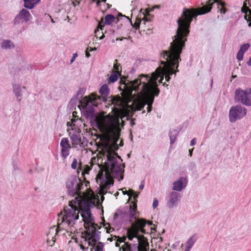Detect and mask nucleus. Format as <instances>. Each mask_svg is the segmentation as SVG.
<instances>
[{
    "mask_svg": "<svg viewBox=\"0 0 251 251\" xmlns=\"http://www.w3.org/2000/svg\"><path fill=\"white\" fill-rule=\"evenodd\" d=\"M193 11H188L184 9L181 17L177 20L178 28L176 35L173 37V41L170 43L168 50H163L160 53V57L166 61L165 66H170L173 74L179 72V63L181 61L180 54L185 46L187 37L189 34L190 24L193 21Z\"/></svg>",
    "mask_w": 251,
    "mask_h": 251,
    "instance_id": "1",
    "label": "nucleus"
},
{
    "mask_svg": "<svg viewBox=\"0 0 251 251\" xmlns=\"http://www.w3.org/2000/svg\"><path fill=\"white\" fill-rule=\"evenodd\" d=\"M148 79L143 75H139L134 80L121 79V84L124 85L122 97L127 104L133 101L135 110H142L146 105L147 95L151 94V86L148 85Z\"/></svg>",
    "mask_w": 251,
    "mask_h": 251,
    "instance_id": "2",
    "label": "nucleus"
},
{
    "mask_svg": "<svg viewBox=\"0 0 251 251\" xmlns=\"http://www.w3.org/2000/svg\"><path fill=\"white\" fill-rule=\"evenodd\" d=\"M106 161L104 164L99 165L100 170L97 178L100 180V183L105 185L104 188L107 190L111 185H113L112 175L121 181L124 178V171L121 165L118 163L116 157H106Z\"/></svg>",
    "mask_w": 251,
    "mask_h": 251,
    "instance_id": "3",
    "label": "nucleus"
},
{
    "mask_svg": "<svg viewBox=\"0 0 251 251\" xmlns=\"http://www.w3.org/2000/svg\"><path fill=\"white\" fill-rule=\"evenodd\" d=\"M79 204V200L77 197L69 201L70 208L64 209L65 214L61 217L62 223L66 222L68 226H73L75 222L78 219L80 212L84 222L86 220H93L90 209L91 205L89 203H85L83 207H80Z\"/></svg>",
    "mask_w": 251,
    "mask_h": 251,
    "instance_id": "4",
    "label": "nucleus"
},
{
    "mask_svg": "<svg viewBox=\"0 0 251 251\" xmlns=\"http://www.w3.org/2000/svg\"><path fill=\"white\" fill-rule=\"evenodd\" d=\"M102 128L104 129L107 134H111L114 130H116V133L113 134V141L112 143L106 144L103 147L104 155H105L106 157H116L115 156H116L120 158L121 157L116 152L119 149L117 142L120 138V132L121 131L120 128L116 126L110 118L107 123L106 124L103 123V126L99 129H101Z\"/></svg>",
    "mask_w": 251,
    "mask_h": 251,
    "instance_id": "5",
    "label": "nucleus"
},
{
    "mask_svg": "<svg viewBox=\"0 0 251 251\" xmlns=\"http://www.w3.org/2000/svg\"><path fill=\"white\" fill-rule=\"evenodd\" d=\"M99 99H100L99 96L92 94L90 99L85 97L83 100H79L80 104L78 105V107L87 119H93L96 126L100 128L103 126V123L101 119L96 116L94 109L95 105L94 103V101Z\"/></svg>",
    "mask_w": 251,
    "mask_h": 251,
    "instance_id": "6",
    "label": "nucleus"
},
{
    "mask_svg": "<svg viewBox=\"0 0 251 251\" xmlns=\"http://www.w3.org/2000/svg\"><path fill=\"white\" fill-rule=\"evenodd\" d=\"M84 227L86 230L82 233L81 238L87 242L89 246L92 247L90 250L103 251L104 244L101 242H98L100 240V232L97 230L94 226H89L88 223Z\"/></svg>",
    "mask_w": 251,
    "mask_h": 251,
    "instance_id": "7",
    "label": "nucleus"
},
{
    "mask_svg": "<svg viewBox=\"0 0 251 251\" xmlns=\"http://www.w3.org/2000/svg\"><path fill=\"white\" fill-rule=\"evenodd\" d=\"M161 65H163V67L159 66L155 70L154 72L151 74V76L149 75L140 74V75H143L148 79V85L152 86H155L158 88L157 82L158 78L160 76V75H163V76H165L166 80L169 81L171 79V75L173 74L172 70L170 66H165V61H160Z\"/></svg>",
    "mask_w": 251,
    "mask_h": 251,
    "instance_id": "8",
    "label": "nucleus"
},
{
    "mask_svg": "<svg viewBox=\"0 0 251 251\" xmlns=\"http://www.w3.org/2000/svg\"><path fill=\"white\" fill-rule=\"evenodd\" d=\"M215 3H216L218 11L224 14L226 13L227 11L226 8V2L222 1V0H208V1L205 5H203L202 7L197 9V13L196 10L193 8L190 9L186 8V9L188 11H193L194 12V15L193 16V18L197 17L198 15H202L210 12L212 8V6ZM184 9H185V8H183V11H184ZM183 12H182V13Z\"/></svg>",
    "mask_w": 251,
    "mask_h": 251,
    "instance_id": "9",
    "label": "nucleus"
},
{
    "mask_svg": "<svg viewBox=\"0 0 251 251\" xmlns=\"http://www.w3.org/2000/svg\"><path fill=\"white\" fill-rule=\"evenodd\" d=\"M66 187L69 195L74 197L76 195L78 199L81 197V190L83 188V183L80 178L75 176H71L66 182Z\"/></svg>",
    "mask_w": 251,
    "mask_h": 251,
    "instance_id": "10",
    "label": "nucleus"
},
{
    "mask_svg": "<svg viewBox=\"0 0 251 251\" xmlns=\"http://www.w3.org/2000/svg\"><path fill=\"white\" fill-rule=\"evenodd\" d=\"M234 100L235 102H241L244 105L251 106V88L245 90L239 88L236 89Z\"/></svg>",
    "mask_w": 251,
    "mask_h": 251,
    "instance_id": "11",
    "label": "nucleus"
},
{
    "mask_svg": "<svg viewBox=\"0 0 251 251\" xmlns=\"http://www.w3.org/2000/svg\"><path fill=\"white\" fill-rule=\"evenodd\" d=\"M137 211V205L133 207L129 206L128 210V217L130 219L129 222L131 223V226L129 228L134 227L138 229L145 227L147 224V220L144 218H137L135 215Z\"/></svg>",
    "mask_w": 251,
    "mask_h": 251,
    "instance_id": "12",
    "label": "nucleus"
},
{
    "mask_svg": "<svg viewBox=\"0 0 251 251\" xmlns=\"http://www.w3.org/2000/svg\"><path fill=\"white\" fill-rule=\"evenodd\" d=\"M247 114V109L240 104L232 106L229 111V120L231 123H235L241 119Z\"/></svg>",
    "mask_w": 251,
    "mask_h": 251,
    "instance_id": "13",
    "label": "nucleus"
},
{
    "mask_svg": "<svg viewBox=\"0 0 251 251\" xmlns=\"http://www.w3.org/2000/svg\"><path fill=\"white\" fill-rule=\"evenodd\" d=\"M181 195L177 192L172 191L168 196L166 206L169 208H173L177 206L178 203L180 201Z\"/></svg>",
    "mask_w": 251,
    "mask_h": 251,
    "instance_id": "14",
    "label": "nucleus"
},
{
    "mask_svg": "<svg viewBox=\"0 0 251 251\" xmlns=\"http://www.w3.org/2000/svg\"><path fill=\"white\" fill-rule=\"evenodd\" d=\"M151 94L147 95V100H146V105H148L147 112L150 113L152 110V105L154 102V97L158 96L160 90L158 88L155 86L151 87Z\"/></svg>",
    "mask_w": 251,
    "mask_h": 251,
    "instance_id": "15",
    "label": "nucleus"
},
{
    "mask_svg": "<svg viewBox=\"0 0 251 251\" xmlns=\"http://www.w3.org/2000/svg\"><path fill=\"white\" fill-rule=\"evenodd\" d=\"M188 179L186 177H180L173 183L172 189L175 191L180 192L187 186Z\"/></svg>",
    "mask_w": 251,
    "mask_h": 251,
    "instance_id": "16",
    "label": "nucleus"
},
{
    "mask_svg": "<svg viewBox=\"0 0 251 251\" xmlns=\"http://www.w3.org/2000/svg\"><path fill=\"white\" fill-rule=\"evenodd\" d=\"M30 14L28 10L23 9L15 18L14 20V25H18L22 20L25 22H28L30 19Z\"/></svg>",
    "mask_w": 251,
    "mask_h": 251,
    "instance_id": "17",
    "label": "nucleus"
},
{
    "mask_svg": "<svg viewBox=\"0 0 251 251\" xmlns=\"http://www.w3.org/2000/svg\"><path fill=\"white\" fill-rule=\"evenodd\" d=\"M139 232H141L143 234H147L148 232H146V230L144 229V227L140 228L138 229L135 228L134 227L133 228H127V237L129 240L132 241L134 237H138V236H140V235H139Z\"/></svg>",
    "mask_w": 251,
    "mask_h": 251,
    "instance_id": "18",
    "label": "nucleus"
},
{
    "mask_svg": "<svg viewBox=\"0 0 251 251\" xmlns=\"http://www.w3.org/2000/svg\"><path fill=\"white\" fill-rule=\"evenodd\" d=\"M139 244V251H148L149 250V243L147 239L144 235H140L136 237Z\"/></svg>",
    "mask_w": 251,
    "mask_h": 251,
    "instance_id": "19",
    "label": "nucleus"
},
{
    "mask_svg": "<svg viewBox=\"0 0 251 251\" xmlns=\"http://www.w3.org/2000/svg\"><path fill=\"white\" fill-rule=\"evenodd\" d=\"M13 91L14 93L16 98L17 100L20 102L21 101L22 94V88L19 84H13Z\"/></svg>",
    "mask_w": 251,
    "mask_h": 251,
    "instance_id": "20",
    "label": "nucleus"
},
{
    "mask_svg": "<svg viewBox=\"0 0 251 251\" xmlns=\"http://www.w3.org/2000/svg\"><path fill=\"white\" fill-rule=\"evenodd\" d=\"M122 249L123 251H139V244L137 243L131 245L129 243H126L122 247Z\"/></svg>",
    "mask_w": 251,
    "mask_h": 251,
    "instance_id": "21",
    "label": "nucleus"
},
{
    "mask_svg": "<svg viewBox=\"0 0 251 251\" xmlns=\"http://www.w3.org/2000/svg\"><path fill=\"white\" fill-rule=\"evenodd\" d=\"M1 48L5 50L13 49L15 47L14 43L9 40H4L1 43Z\"/></svg>",
    "mask_w": 251,
    "mask_h": 251,
    "instance_id": "22",
    "label": "nucleus"
},
{
    "mask_svg": "<svg viewBox=\"0 0 251 251\" xmlns=\"http://www.w3.org/2000/svg\"><path fill=\"white\" fill-rule=\"evenodd\" d=\"M126 17L127 19V21L131 24V25H132V26L134 28H135L136 29H139L141 21H142V20L141 19L136 18V22L134 24V25H133L131 20H130L128 17H126L125 15H123L122 13H119L118 14V18L116 19L117 20L118 18L119 19V17Z\"/></svg>",
    "mask_w": 251,
    "mask_h": 251,
    "instance_id": "23",
    "label": "nucleus"
},
{
    "mask_svg": "<svg viewBox=\"0 0 251 251\" xmlns=\"http://www.w3.org/2000/svg\"><path fill=\"white\" fill-rule=\"evenodd\" d=\"M151 11L149 10V9H146L145 12H143L142 14L144 15V17L142 18V20L144 21V24H145V22H150L152 21L153 18V15L150 14Z\"/></svg>",
    "mask_w": 251,
    "mask_h": 251,
    "instance_id": "24",
    "label": "nucleus"
},
{
    "mask_svg": "<svg viewBox=\"0 0 251 251\" xmlns=\"http://www.w3.org/2000/svg\"><path fill=\"white\" fill-rule=\"evenodd\" d=\"M24 1V6L28 9H32L40 0H23Z\"/></svg>",
    "mask_w": 251,
    "mask_h": 251,
    "instance_id": "25",
    "label": "nucleus"
},
{
    "mask_svg": "<svg viewBox=\"0 0 251 251\" xmlns=\"http://www.w3.org/2000/svg\"><path fill=\"white\" fill-rule=\"evenodd\" d=\"M99 92L103 97V99H105V98L109 94V90L107 85L106 84L103 85L100 89Z\"/></svg>",
    "mask_w": 251,
    "mask_h": 251,
    "instance_id": "26",
    "label": "nucleus"
},
{
    "mask_svg": "<svg viewBox=\"0 0 251 251\" xmlns=\"http://www.w3.org/2000/svg\"><path fill=\"white\" fill-rule=\"evenodd\" d=\"M104 24L110 25L116 20V17L112 14H107L105 16Z\"/></svg>",
    "mask_w": 251,
    "mask_h": 251,
    "instance_id": "27",
    "label": "nucleus"
},
{
    "mask_svg": "<svg viewBox=\"0 0 251 251\" xmlns=\"http://www.w3.org/2000/svg\"><path fill=\"white\" fill-rule=\"evenodd\" d=\"M247 4H249L251 6V0H246L244 2L243 6L242 7L241 11L242 12L244 13L245 14H247L248 12L249 14H250V11H251V9L249 8V7L247 6Z\"/></svg>",
    "mask_w": 251,
    "mask_h": 251,
    "instance_id": "28",
    "label": "nucleus"
},
{
    "mask_svg": "<svg viewBox=\"0 0 251 251\" xmlns=\"http://www.w3.org/2000/svg\"><path fill=\"white\" fill-rule=\"evenodd\" d=\"M178 132L176 129H173V130H170L169 133V136L170 139V144H173L176 138V136L177 135Z\"/></svg>",
    "mask_w": 251,
    "mask_h": 251,
    "instance_id": "29",
    "label": "nucleus"
},
{
    "mask_svg": "<svg viewBox=\"0 0 251 251\" xmlns=\"http://www.w3.org/2000/svg\"><path fill=\"white\" fill-rule=\"evenodd\" d=\"M78 99L76 98V96H74L70 100L69 104L68 107L70 109H75V107L76 105L77 101H78Z\"/></svg>",
    "mask_w": 251,
    "mask_h": 251,
    "instance_id": "30",
    "label": "nucleus"
},
{
    "mask_svg": "<svg viewBox=\"0 0 251 251\" xmlns=\"http://www.w3.org/2000/svg\"><path fill=\"white\" fill-rule=\"evenodd\" d=\"M60 146L62 149H70L71 146L69 144L68 139L66 138H63L60 142Z\"/></svg>",
    "mask_w": 251,
    "mask_h": 251,
    "instance_id": "31",
    "label": "nucleus"
},
{
    "mask_svg": "<svg viewBox=\"0 0 251 251\" xmlns=\"http://www.w3.org/2000/svg\"><path fill=\"white\" fill-rule=\"evenodd\" d=\"M196 239L195 235L192 236L187 241L186 247L191 249L196 242Z\"/></svg>",
    "mask_w": 251,
    "mask_h": 251,
    "instance_id": "32",
    "label": "nucleus"
},
{
    "mask_svg": "<svg viewBox=\"0 0 251 251\" xmlns=\"http://www.w3.org/2000/svg\"><path fill=\"white\" fill-rule=\"evenodd\" d=\"M121 75L117 74V72H112V74L108 77V81L111 83L116 82L118 79V76Z\"/></svg>",
    "mask_w": 251,
    "mask_h": 251,
    "instance_id": "33",
    "label": "nucleus"
},
{
    "mask_svg": "<svg viewBox=\"0 0 251 251\" xmlns=\"http://www.w3.org/2000/svg\"><path fill=\"white\" fill-rule=\"evenodd\" d=\"M71 139L72 141L73 144L75 145L80 144L81 142V139L78 137L76 134H73V135L71 136Z\"/></svg>",
    "mask_w": 251,
    "mask_h": 251,
    "instance_id": "34",
    "label": "nucleus"
},
{
    "mask_svg": "<svg viewBox=\"0 0 251 251\" xmlns=\"http://www.w3.org/2000/svg\"><path fill=\"white\" fill-rule=\"evenodd\" d=\"M114 70L113 72H117V74L121 75L122 67L120 64L118 63L117 60H115L114 64Z\"/></svg>",
    "mask_w": 251,
    "mask_h": 251,
    "instance_id": "35",
    "label": "nucleus"
},
{
    "mask_svg": "<svg viewBox=\"0 0 251 251\" xmlns=\"http://www.w3.org/2000/svg\"><path fill=\"white\" fill-rule=\"evenodd\" d=\"M126 215L125 212H123L122 210L118 209L117 211L114 214V219L116 220L118 218L119 216L121 217V219H123Z\"/></svg>",
    "mask_w": 251,
    "mask_h": 251,
    "instance_id": "36",
    "label": "nucleus"
},
{
    "mask_svg": "<svg viewBox=\"0 0 251 251\" xmlns=\"http://www.w3.org/2000/svg\"><path fill=\"white\" fill-rule=\"evenodd\" d=\"M58 228H55V226H53V227L50 228L48 236L49 238H50V235L53 234L54 233H55V234L56 235L58 233ZM49 238L48 239V242L49 241Z\"/></svg>",
    "mask_w": 251,
    "mask_h": 251,
    "instance_id": "37",
    "label": "nucleus"
},
{
    "mask_svg": "<svg viewBox=\"0 0 251 251\" xmlns=\"http://www.w3.org/2000/svg\"><path fill=\"white\" fill-rule=\"evenodd\" d=\"M129 192H130V196L132 195L133 197L134 200L135 201V202H136L137 201L136 199L138 198L139 193L135 192L132 189L130 190ZM135 205H136V203L134 204L133 206H132L133 207L134 206H135Z\"/></svg>",
    "mask_w": 251,
    "mask_h": 251,
    "instance_id": "38",
    "label": "nucleus"
},
{
    "mask_svg": "<svg viewBox=\"0 0 251 251\" xmlns=\"http://www.w3.org/2000/svg\"><path fill=\"white\" fill-rule=\"evenodd\" d=\"M244 54V51H242V49H240L238 51V52L237 53V56H236L237 59H238L239 61L242 60L243 59Z\"/></svg>",
    "mask_w": 251,
    "mask_h": 251,
    "instance_id": "39",
    "label": "nucleus"
},
{
    "mask_svg": "<svg viewBox=\"0 0 251 251\" xmlns=\"http://www.w3.org/2000/svg\"><path fill=\"white\" fill-rule=\"evenodd\" d=\"M69 149H62L61 154L65 158L69 155Z\"/></svg>",
    "mask_w": 251,
    "mask_h": 251,
    "instance_id": "40",
    "label": "nucleus"
},
{
    "mask_svg": "<svg viewBox=\"0 0 251 251\" xmlns=\"http://www.w3.org/2000/svg\"><path fill=\"white\" fill-rule=\"evenodd\" d=\"M114 237H115V240H116L118 242L120 243L124 242L125 244L126 243L125 241L127 237L124 236L123 237H121L117 236H115Z\"/></svg>",
    "mask_w": 251,
    "mask_h": 251,
    "instance_id": "41",
    "label": "nucleus"
},
{
    "mask_svg": "<svg viewBox=\"0 0 251 251\" xmlns=\"http://www.w3.org/2000/svg\"><path fill=\"white\" fill-rule=\"evenodd\" d=\"M250 47V45L249 43H246L242 45L240 47V49H242V51H243L244 53H245L248 50Z\"/></svg>",
    "mask_w": 251,
    "mask_h": 251,
    "instance_id": "42",
    "label": "nucleus"
},
{
    "mask_svg": "<svg viewBox=\"0 0 251 251\" xmlns=\"http://www.w3.org/2000/svg\"><path fill=\"white\" fill-rule=\"evenodd\" d=\"M77 164V161L76 158H74L73 162L71 164V167L73 169H75L76 168Z\"/></svg>",
    "mask_w": 251,
    "mask_h": 251,
    "instance_id": "43",
    "label": "nucleus"
},
{
    "mask_svg": "<svg viewBox=\"0 0 251 251\" xmlns=\"http://www.w3.org/2000/svg\"><path fill=\"white\" fill-rule=\"evenodd\" d=\"M245 19L247 21V22L250 21V22L248 24V26H251V16L250 15V14L248 15L247 14H245Z\"/></svg>",
    "mask_w": 251,
    "mask_h": 251,
    "instance_id": "44",
    "label": "nucleus"
},
{
    "mask_svg": "<svg viewBox=\"0 0 251 251\" xmlns=\"http://www.w3.org/2000/svg\"><path fill=\"white\" fill-rule=\"evenodd\" d=\"M158 204V201L156 198H154L153 199V201L152 203V207L153 209L156 208Z\"/></svg>",
    "mask_w": 251,
    "mask_h": 251,
    "instance_id": "45",
    "label": "nucleus"
},
{
    "mask_svg": "<svg viewBox=\"0 0 251 251\" xmlns=\"http://www.w3.org/2000/svg\"><path fill=\"white\" fill-rule=\"evenodd\" d=\"M81 0H74L72 1V4L75 7L76 5H78L80 3Z\"/></svg>",
    "mask_w": 251,
    "mask_h": 251,
    "instance_id": "46",
    "label": "nucleus"
},
{
    "mask_svg": "<svg viewBox=\"0 0 251 251\" xmlns=\"http://www.w3.org/2000/svg\"><path fill=\"white\" fill-rule=\"evenodd\" d=\"M120 20L118 18L117 21H116V28L117 29H120L121 28V26L123 25L122 24L119 23Z\"/></svg>",
    "mask_w": 251,
    "mask_h": 251,
    "instance_id": "47",
    "label": "nucleus"
},
{
    "mask_svg": "<svg viewBox=\"0 0 251 251\" xmlns=\"http://www.w3.org/2000/svg\"><path fill=\"white\" fill-rule=\"evenodd\" d=\"M13 167L14 170H17L19 169L18 163L16 161H13Z\"/></svg>",
    "mask_w": 251,
    "mask_h": 251,
    "instance_id": "48",
    "label": "nucleus"
},
{
    "mask_svg": "<svg viewBox=\"0 0 251 251\" xmlns=\"http://www.w3.org/2000/svg\"><path fill=\"white\" fill-rule=\"evenodd\" d=\"M77 56V54L76 53H74V54H73V57H72V58H71V61H70L71 63H72L74 62V61L75 60V58H76Z\"/></svg>",
    "mask_w": 251,
    "mask_h": 251,
    "instance_id": "49",
    "label": "nucleus"
},
{
    "mask_svg": "<svg viewBox=\"0 0 251 251\" xmlns=\"http://www.w3.org/2000/svg\"><path fill=\"white\" fill-rule=\"evenodd\" d=\"M104 27V25H102L100 23H99L98 25V29H100V30H103Z\"/></svg>",
    "mask_w": 251,
    "mask_h": 251,
    "instance_id": "50",
    "label": "nucleus"
},
{
    "mask_svg": "<svg viewBox=\"0 0 251 251\" xmlns=\"http://www.w3.org/2000/svg\"><path fill=\"white\" fill-rule=\"evenodd\" d=\"M196 144V139L195 138H193L191 141L190 143L191 146H194Z\"/></svg>",
    "mask_w": 251,
    "mask_h": 251,
    "instance_id": "51",
    "label": "nucleus"
},
{
    "mask_svg": "<svg viewBox=\"0 0 251 251\" xmlns=\"http://www.w3.org/2000/svg\"><path fill=\"white\" fill-rule=\"evenodd\" d=\"M125 189V188H123L122 190V191H123V193L124 195H128L129 196H130V192L129 191V192H128L126 190H125L124 191L123 189Z\"/></svg>",
    "mask_w": 251,
    "mask_h": 251,
    "instance_id": "52",
    "label": "nucleus"
},
{
    "mask_svg": "<svg viewBox=\"0 0 251 251\" xmlns=\"http://www.w3.org/2000/svg\"><path fill=\"white\" fill-rule=\"evenodd\" d=\"M144 181H142L141 182V184L139 186V189L142 190L144 188Z\"/></svg>",
    "mask_w": 251,
    "mask_h": 251,
    "instance_id": "53",
    "label": "nucleus"
},
{
    "mask_svg": "<svg viewBox=\"0 0 251 251\" xmlns=\"http://www.w3.org/2000/svg\"><path fill=\"white\" fill-rule=\"evenodd\" d=\"M95 33L96 34L97 37H98V35H100V31L99 29H97L95 31Z\"/></svg>",
    "mask_w": 251,
    "mask_h": 251,
    "instance_id": "54",
    "label": "nucleus"
},
{
    "mask_svg": "<svg viewBox=\"0 0 251 251\" xmlns=\"http://www.w3.org/2000/svg\"><path fill=\"white\" fill-rule=\"evenodd\" d=\"M79 246H80V249L81 250H87L88 249V247L86 248V247H85L84 246H83L81 244Z\"/></svg>",
    "mask_w": 251,
    "mask_h": 251,
    "instance_id": "55",
    "label": "nucleus"
},
{
    "mask_svg": "<svg viewBox=\"0 0 251 251\" xmlns=\"http://www.w3.org/2000/svg\"><path fill=\"white\" fill-rule=\"evenodd\" d=\"M160 76H161V78L158 80V81H157V83H162V81H163V79H164V76H163V75H160Z\"/></svg>",
    "mask_w": 251,
    "mask_h": 251,
    "instance_id": "56",
    "label": "nucleus"
},
{
    "mask_svg": "<svg viewBox=\"0 0 251 251\" xmlns=\"http://www.w3.org/2000/svg\"><path fill=\"white\" fill-rule=\"evenodd\" d=\"M193 150H194V148H192V149H190L189 150V155L190 157H191L192 156Z\"/></svg>",
    "mask_w": 251,
    "mask_h": 251,
    "instance_id": "57",
    "label": "nucleus"
},
{
    "mask_svg": "<svg viewBox=\"0 0 251 251\" xmlns=\"http://www.w3.org/2000/svg\"><path fill=\"white\" fill-rule=\"evenodd\" d=\"M81 94V90L79 89L78 92H77V94L76 95H75L74 96H76V98L78 99V97L79 95H80Z\"/></svg>",
    "mask_w": 251,
    "mask_h": 251,
    "instance_id": "58",
    "label": "nucleus"
},
{
    "mask_svg": "<svg viewBox=\"0 0 251 251\" xmlns=\"http://www.w3.org/2000/svg\"><path fill=\"white\" fill-rule=\"evenodd\" d=\"M159 7V5H156L154 7L152 8L151 9H149V10L151 12V11H152L154 8H158Z\"/></svg>",
    "mask_w": 251,
    "mask_h": 251,
    "instance_id": "59",
    "label": "nucleus"
},
{
    "mask_svg": "<svg viewBox=\"0 0 251 251\" xmlns=\"http://www.w3.org/2000/svg\"><path fill=\"white\" fill-rule=\"evenodd\" d=\"M85 56L87 58H88L90 56V54L87 50H86L85 52Z\"/></svg>",
    "mask_w": 251,
    "mask_h": 251,
    "instance_id": "60",
    "label": "nucleus"
},
{
    "mask_svg": "<svg viewBox=\"0 0 251 251\" xmlns=\"http://www.w3.org/2000/svg\"><path fill=\"white\" fill-rule=\"evenodd\" d=\"M247 64L249 66H251V57L250 58L249 60L247 62Z\"/></svg>",
    "mask_w": 251,
    "mask_h": 251,
    "instance_id": "61",
    "label": "nucleus"
},
{
    "mask_svg": "<svg viewBox=\"0 0 251 251\" xmlns=\"http://www.w3.org/2000/svg\"><path fill=\"white\" fill-rule=\"evenodd\" d=\"M100 3V0H96V4L97 6H99Z\"/></svg>",
    "mask_w": 251,
    "mask_h": 251,
    "instance_id": "62",
    "label": "nucleus"
},
{
    "mask_svg": "<svg viewBox=\"0 0 251 251\" xmlns=\"http://www.w3.org/2000/svg\"><path fill=\"white\" fill-rule=\"evenodd\" d=\"M147 224H148L149 226H151L152 225V222L150 221H147Z\"/></svg>",
    "mask_w": 251,
    "mask_h": 251,
    "instance_id": "63",
    "label": "nucleus"
},
{
    "mask_svg": "<svg viewBox=\"0 0 251 251\" xmlns=\"http://www.w3.org/2000/svg\"><path fill=\"white\" fill-rule=\"evenodd\" d=\"M105 5L107 6V9H109L111 7V5L108 3H106Z\"/></svg>",
    "mask_w": 251,
    "mask_h": 251,
    "instance_id": "64",
    "label": "nucleus"
}]
</instances>
